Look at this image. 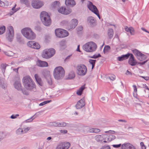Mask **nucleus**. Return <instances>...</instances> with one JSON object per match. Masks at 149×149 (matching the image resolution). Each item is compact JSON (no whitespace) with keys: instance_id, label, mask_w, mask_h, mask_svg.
I'll return each instance as SVG.
<instances>
[{"instance_id":"nucleus-49","label":"nucleus","mask_w":149,"mask_h":149,"mask_svg":"<svg viewBox=\"0 0 149 149\" xmlns=\"http://www.w3.org/2000/svg\"><path fill=\"white\" fill-rule=\"evenodd\" d=\"M100 149H111V148L109 145H105L102 146Z\"/></svg>"},{"instance_id":"nucleus-18","label":"nucleus","mask_w":149,"mask_h":149,"mask_svg":"<svg viewBox=\"0 0 149 149\" xmlns=\"http://www.w3.org/2000/svg\"><path fill=\"white\" fill-rule=\"evenodd\" d=\"M125 30L128 32H130L131 35H135V30L132 27H128L126 26L125 28Z\"/></svg>"},{"instance_id":"nucleus-46","label":"nucleus","mask_w":149,"mask_h":149,"mask_svg":"<svg viewBox=\"0 0 149 149\" xmlns=\"http://www.w3.org/2000/svg\"><path fill=\"white\" fill-rule=\"evenodd\" d=\"M107 78L113 81L116 79V76L115 75L112 74L110 76L108 77Z\"/></svg>"},{"instance_id":"nucleus-2","label":"nucleus","mask_w":149,"mask_h":149,"mask_svg":"<svg viewBox=\"0 0 149 149\" xmlns=\"http://www.w3.org/2000/svg\"><path fill=\"white\" fill-rule=\"evenodd\" d=\"M40 18L43 24L46 26H49L51 24V20L49 14L45 11H42L40 14Z\"/></svg>"},{"instance_id":"nucleus-45","label":"nucleus","mask_w":149,"mask_h":149,"mask_svg":"<svg viewBox=\"0 0 149 149\" xmlns=\"http://www.w3.org/2000/svg\"><path fill=\"white\" fill-rule=\"evenodd\" d=\"M52 102V100H47V101H45L43 102H42L41 103H40L39 104V106H43L48 103H49V102Z\"/></svg>"},{"instance_id":"nucleus-23","label":"nucleus","mask_w":149,"mask_h":149,"mask_svg":"<svg viewBox=\"0 0 149 149\" xmlns=\"http://www.w3.org/2000/svg\"><path fill=\"white\" fill-rule=\"evenodd\" d=\"M132 145L129 143H124L122 145L121 148L122 149H131Z\"/></svg>"},{"instance_id":"nucleus-13","label":"nucleus","mask_w":149,"mask_h":149,"mask_svg":"<svg viewBox=\"0 0 149 149\" xmlns=\"http://www.w3.org/2000/svg\"><path fill=\"white\" fill-rule=\"evenodd\" d=\"M130 58L128 60V63L131 66H135L137 63L136 60L132 54H130Z\"/></svg>"},{"instance_id":"nucleus-53","label":"nucleus","mask_w":149,"mask_h":149,"mask_svg":"<svg viewBox=\"0 0 149 149\" xmlns=\"http://www.w3.org/2000/svg\"><path fill=\"white\" fill-rule=\"evenodd\" d=\"M63 147V143H61L57 146L56 149H62Z\"/></svg>"},{"instance_id":"nucleus-52","label":"nucleus","mask_w":149,"mask_h":149,"mask_svg":"<svg viewBox=\"0 0 149 149\" xmlns=\"http://www.w3.org/2000/svg\"><path fill=\"white\" fill-rule=\"evenodd\" d=\"M133 87L134 88V93H133L134 96V97H136V96H135V94H134V93H136L137 91V88L136 86L135 85H133Z\"/></svg>"},{"instance_id":"nucleus-35","label":"nucleus","mask_w":149,"mask_h":149,"mask_svg":"<svg viewBox=\"0 0 149 149\" xmlns=\"http://www.w3.org/2000/svg\"><path fill=\"white\" fill-rule=\"evenodd\" d=\"M101 56L100 54H95L93 56H89V58H90L96 59L99 57H101Z\"/></svg>"},{"instance_id":"nucleus-9","label":"nucleus","mask_w":149,"mask_h":149,"mask_svg":"<svg viewBox=\"0 0 149 149\" xmlns=\"http://www.w3.org/2000/svg\"><path fill=\"white\" fill-rule=\"evenodd\" d=\"M77 69L78 71L77 73L80 76L85 75L87 72L86 66L84 64H80L77 67Z\"/></svg>"},{"instance_id":"nucleus-20","label":"nucleus","mask_w":149,"mask_h":149,"mask_svg":"<svg viewBox=\"0 0 149 149\" xmlns=\"http://www.w3.org/2000/svg\"><path fill=\"white\" fill-rule=\"evenodd\" d=\"M14 86L15 88L18 91H20L22 89L21 84L19 81H16L14 84Z\"/></svg>"},{"instance_id":"nucleus-37","label":"nucleus","mask_w":149,"mask_h":149,"mask_svg":"<svg viewBox=\"0 0 149 149\" xmlns=\"http://www.w3.org/2000/svg\"><path fill=\"white\" fill-rule=\"evenodd\" d=\"M111 49L109 45H106L104 46L103 49V52L105 54L108 52Z\"/></svg>"},{"instance_id":"nucleus-29","label":"nucleus","mask_w":149,"mask_h":149,"mask_svg":"<svg viewBox=\"0 0 149 149\" xmlns=\"http://www.w3.org/2000/svg\"><path fill=\"white\" fill-rule=\"evenodd\" d=\"M70 144L69 142H66L63 143L62 149H68L70 146Z\"/></svg>"},{"instance_id":"nucleus-11","label":"nucleus","mask_w":149,"mask_h":149,"mask_svg":"<svg viewBox=\"0 0 149 149\" xmlns=\"http://www.w3.org/2000/svg\"><path fill=\"white\" fill-rule=\"evenodd\" d=\"M88 7L89 10L96 15L100 19V17L97 8L95 5L93 4L92 2L89 1V4L88 5Z\"/></svg>"},{"instance_id":"nucleus-4","label":"nucleus","mask_w":149,"mask_h":149,"mask_svg":"<svg viewBox=\"0 0 149 149\" xmlns=\"http://www.w3.org/2000/svg\"><path fill=\"white\" fill-rule=\"evenodd\" d=\"M97 48L96 44L93 42H89L83 46V49L87 52H91L95 51Z\"/></svg>"},{"instance_id":"nucleus-55","label":"nucleus","mask_w":149,"mask_h":149,"mask_svg":"<svg viewBox=\"0 0 149 149\" xmlns=\"http://www.w3.org/2000/svg\"><path fill=\"white\" fill-rule=\"evenodd\" d=\"M21 90L22 91V92L24 94H25L26 95H29V93L26 90L24 89H22Z\"/></svg>"},{"instance_id":"nucleus-26","label":"nucleus","mask_w":149,"mask_h":149,"mask_svg":"<svg viewBox=\"0 0 149 149\" xmlns=\"http://www.w3.org/2000/svg\"><path fill=\"white\" fill-rule=\"evenodd\" d=\"M66 42L65 40H62L59 42V45L61 49H63L66 47Z\"/></svg>"},{"instance_id":"nucleus-17","label":"nucleus","mask_w":149,"mask_h":149,"mask_svg":"<svg viewBox=\"0 0 149 149\" xmlns=\"http://www.w3.org/2000/svg\"><path fill=\"white\" fill-rule=\"evenodd\" d=\"M87 21L89 24L92 26H94L95 25V19L92 16L88 17L87 18Z\"/></svg>"},{"instance_id":"nucleus-3","label":"nucleus","mask_w":149,"mask_h":149,"mask_svg":"<svg viewBox=\"0 0 149 149\" xmlns=\"http://www.w3.org/2000/svg\"><path fill=\"white\" fill-rule=\"evenodd\" d=\"M65 71L61 66L56 68L54 71V76L55 79H62L64 76Z\"/></svg>"},{"instance_id":"nucleus-50","label":"nucleus","mask_w":149,"mask_h":149,"mask_svg":"<svg viewBox=\"0 0 149 149\" xmlns=\"http://www.w3.org/2000/svg\"><path fill=\"white\" fill-rule=\"evenodd\" d=\"M35 29L36 30L38 31H40L41 30V28L40 26L36 25L35 26Z\"/></svg>"},{"instance_id":"nucleus-62","label":"nucleus","mask_w":149,"mask_h":149,"mask_svg":"<svg viewBox=\"0 0 149 149\" xmlns=\"http://www.w3.org/2000/svg\"><path fill=\"white\" fill-rule=\"evenodd\" d=\"M143 87L144 88H145L146 89H147L149 90V88H148V86H146V84H144L143 85Z\"/></svg>"},{"instance_id":"nucleus-33","label":"nucleus","mask_w":149,"mask_h":149,"mask_svg":"<svg viewBox=\"0 0 149 149\" xmlns=\"http://www.w3.org/2000/svg\"><path fill=\"white\" fill-rule=\"evenodd\" d=\"M102 137L101 135H97L95 136V139L97 142L102 143Z\"/></svg>"},{"instance_id":"nucleus-15","label":"nucleus","mask_w":149,"mask_h":149,"mask_svg":"<svg viewBox=\"0 0 149 149\" xmlns=\"http://www.w3.org/2000/svg\"><path fill=\"white\" fill-rule=\"evenodd\" d=\"M85 105L84 98H82L77 102L75 105V107L77 109H81L84 107Z\"/></svg>"},{"instance_id":"nucleus-19","label":"nucleus","mask_w":149,"mask_h":149,"mask_svg":"<svg viewBox=\"0 0 149 149\" xmlns=\"http://www.w3.org/2000/svg\"><path fill=\"white\" fill-rule=\"evenodd\" d=\"M65 4L67 6L73 7L76 4L74 0H65Z\"/></svg>"},{"instance_id":"nucleus-56","label":"nucleus","mask_w":149,"mask_h":149,"mask_svg":"<svg viewBox=\"0 0 149 149\" xmlns=\"http://www.w3.org/2000/svg\"><path fill=\"white\" fill-rule=\"evenodd\" d=\"M19 116L18 114H16L15 115H12L10 116V118L12 119H15L17 118V116Z\"/></svg>"},{"instance_id":"nucleus-32","label":"nucleus","mask_w":149,"mask_h":149,"mask_svg":"<svg viewBox=\"0 0 149 149\" xmlns=\"http://www.w3.org/2000/svg\"><path fill=\"white\" fill-rule=\"evenodd\" d=\"M96 61V60L89 59V63L92 65V69H93L95 66V62Z\"/></svg>"},{"instance_id":"nucleus-6","label":"nucleus","mask_w":149,"mask_h":149,"mask_svg":"<svg viewBox=\"0 0 149 149\" xmlns=\"http://www.w3.org/2000/svg\"><path fill=\"white\" fill-rule=\"evenodd\" d=\"M55 53V50L53 48L44 50L42 55V57L45 58L49 59L52 57Z\"/></svg>"},{"instance_id":"nucleus-10","label":"nucleus","mask_w":149,"mask_h":149,"mask_svg":"<svg viewBox=\"0 0 149 149\" xmlns=\"http://www.w3.org/2000/svg\"><path fill=\"white\" fill-rule=\"evenodd\" d=\"M132 52L137 59L140 61H143L146 59L147 58L145 55L136 49L133 50Z\"/></svg>"},{"instance_id":"nucleus-22","label":"nucleus","mask_w":149,"mask_h":149,"mask_svg":"<svg viewBox=\"0 0 149 149\" xmlns=\"http://www.w3.org/2000/svg\"><path fill=\"white\" fill-rule=\"evenodd\" d=\"M38 66L41 67H47L48 66V63L45 61H42L41 60H38Z\"/></svg>"},{"instance_id":"nucleus-51","label":"nucleus","mask_w":149,"mask_h":149,"mask_svg":"<svg viewBox=\"0 0 149 149\" xmlns=\"http://www.w3.org/2000/svg\"><path fill=\"white\" fill-rule=\"evenodd\" d=\"M34 116L31 117V118H30L26 120L25 121V122L26 123H29V122H31L34 119V118H33Z\"/></svg>"},{"instance_id":"nucleus-16","label":"nucleus","mask_w":149,"mask_h":149,"mask_svg":"<svg viewBox=\"0 0 149 149\" xmlns=\"http://www.w3.org/2000/svg\"><path fill=\"white\" fill-rule=\"evenodd\" d=\"M130 53H128L126 54L120 56H119L117 58L118 61H121L123 60L128 59L129 57Z\"/></svg>"},{"instance_id":"nucleus-58","label":"nucleus","mask_w":149,"mask_h":149,"mask_svg":"<svg viewBox=\"0 0 149 149\" xmlns=\"http://www.w3.org/2000/svg\"><path fill=\"white\" fill-rule=\"evenodd\" d=\"M121 145V144H117V145H113V146L115 148H119L120 147Z\"/></svg>"},{"instance_id":"nucleus-63","label":"nucleus","mask_w":149,"mask_h":149,"mask_svg":"<svg viewBox=\"0 0 149 149\" xmlns=\"http://www.w3.org/2000/svg\"><path fill=\"white\" fill-rule=\"evenodd\" d=\"M141 29L143 31L149 33V31H148L147 30L145 29L143 27H142L141 28Z\"/></svg>"},{"instance_id":"nucleus-5","label":"nucleus","mask_w":149,"mask_h":149,"mask_svg":"<svg viewBox=\"0 0 149 149\" xmlns=\"http://www.w3.org/2000/svg\"><path fill=\"white\" fill-rule=\"evenodd\" d=\"M23 35L28 39L32 40L35 38V35L31 29L29 28H26L21 30Z\"/></svg>"},{"instance_id":"nucleus-24","label":"nucleus","mask_w":149,"mask_h":149,"mask_svg":"<svg viewBox=\"0 0 149 149\" xmlns=\"http://www.w3.org/2000/svg\"><path fill=\"white\" fill-rule=\"evenodd\" d=\"M34 77L38 84L40 86H43L42 82L41 79L39 77L38 75L36 74L34 75Z\"/></svg>"},{"instance_id":"nucleus-38","label":"nucleus","mask_w":149,"mask_h":149,"mask_svg":"<svg viewBox=\"0 0 149 149\" xmlns=\"http://www.w3.org/2000/svg\"><path fill=\"white\" fill-rule=\"evenodd\" d=\"M60 3L58 1H55L52 4V6L54 8H56L59 6Z\"/></svg>"},{"instance_id":"nucleus-42","label":"nucleus","mask_w":149,"mask_h":149,"mask_svg":"<svg viewBox=\"0 0 149 149\" xmlns=\"http://www.w3.org/2000/svg\"><path fill=\"white\" fill-rule=\"evenodd\" d=\"M6 64H2L1 65V69L3 73L5 72V70L6 67Z\"/></svg>"},{"instance_id":"nucleus-27","label":"nucleus","mask_w":149,"mask_h":149,"mask_svg":"<svg viewBox=\"0 0 149 149\" xmlns=\"http://www.w3.org/2000/svg\"><path fill=\"white\" fill-rule=\"evenodd\" d=\"M113 29L111 28H109L108 31V35L109 38L110 39L112 38L113 37Z\"/></svg>"},{"instance_id":"nucleus-59","label":"nucleus","mask_w":149,"mask_h":149,"mask_svg":"<svg viewBox=\"0 0 149 149\" xmlns=\"http://www.w3.org/2000/svg\"><path fill=\"white\" fill-rule=\"evenodd\" d=\"M60 132L61 133L65 134L67 133L68 131L67 130H60Z\"/></svg>"},{"instance_id":"nucleus-12","label":"nucleus","mask_w":149,"mask_h":149,"mask_svg":"<svg viewBox=\"0 0 149 149\" xmlns=\"http://www.w3.org/2000/svg\"><path fill=\"white\" fill-rule=\"evenodd\" d=\"M42 2L37 0H33L31 3L32 6L35 8H39L43 5Z\"/></svg>"},{"instance_id":"nucleus-30","label":"nucleus","mask_w":149,"mask_h":149,"mask_svg":"<svg viewBox=\"0 0 149 149\" xmlns=\"http://www.w3.org/2000/svg\"><path fill=\"white\" fill-rule=\"evenodd\" d=\"M75 77V74L74 72L73 71H71L69 74L67 78L68 79H73Z\"/></svg>"},{"instance_id":"nucleus-21","label":"nucleus","mask_w":149,"mask_h":149,"mask_svg":"<svg viewBox=\"0 0 149 149\" xmlns=\"http://www.w3.org/2000/svg\"><path fill=\"white\" fill-rule=\"evenodd\" d=\"M78 23V21L76 19H73L71 21V24H70V28L74 29L77 26Z\"/></svg>"},{"instance_id":"nucleus-28","label":"nucleus","mask_w":149,"mask_h":149,"mask_svg":"<svg viewBox=\"0 0 149 149\" xmlns=\"http://www.w3.org/2000/svg\"><path fill=\"white\" fill-rule=\"evenodd\" d=\"M85 88L84 85L82 86L77 92V94L79 95H81L83 90Z\"/></svg>"},{"instance_id":"nucleus-25","label":"nucleus","mask_w":149,"mask_h":149,"mask_svg":"<svg viewBox=\"0 0 149 149\" xmlns=\"http://www.w3.org/2000/svg\"><path fill=\"white\" fill-rule=\"evenodd\" d=\"M42 74L45 77L46 79L50 78L51 77L50 72L47 70H44L42 72Z\"/></svg>"},{"instance_id":"nucleus-47","label":"nucleus","mask_w":149,"mask_h":149,"mask_svg":"<svg viewBox=\"0 0 149 149\" xmlns=\"http://www.w3.org/2000/svg\"><path fill=\"white\" fill-rule=\"evenodd\" d=\"M102 136H106V138H107V140L108 142H110L112 140V139L111 138V137L110 135H109V136H108L107 135H102Z\"/></svg>"},{"instance_id":"nucleus-34","label":"nucleus","mask_w":149,"mask_h":149,"mask_svg":"<svg viewBox=\"0 0 149 149\" xmlns=\"http://www.w3.org/2000/svg\"><path fill=\"white\" fill-rule=\"evenodd\" d=\"M34 44L33 45V48L36 49H39L40 48V45L38 43L35 42V41H34Z\"/></svg>"},{"instance_id":"nucleus-57","label":"nucleus","mask_w":149,"mask_h":149,"mask_svg":"<svg viewBox=\"0 0 149 149\" xmlns=\"http://www.w3.org/2000/svg\"><path fill=\"white\" fill-rule=\"evenodd\" d=\"M148 61V60L144 61L142 62H137L138 64H140L141 65H143L145 64V63Z\"/></svg>"},{"instance_id":"nucleus-64","label":"nucleus","mask_w":149,"mask_h":149,"mask_svg":"<svg viewBox=\"0 0 149 149\" xmlns=\"http://www.w3.org/2000/svg\"><path fill=\"white\" fill-rule=\"evenodd\" d=\"M125 74L127 75H129V74H130V75H132V73L130 72L128 70H127V71Z\"/></svg>"},{"instance_id":"nucleus-1","label":"nucleus","mask_w":149,"mask_h":149,"mask_svg":"<svg viewBox=\"0 0 149 149\" xmlns=\"http://www.w3.org/2000/svg\"><path fill=\"white\" fill-rule=\"evenodd\" d=\"M23 82L25 87L27 90H31L36 87L34 82L29 76L24 77L23 79Z\"/></svg>"},{"instance_id":"nucleus-61","label":"nucleus","mask_w":149,"mask_h":149,"mask_svg":"<svg viewBox=\"0 0 149 149\" xmlns=\"http://www.w3.org/2000/svg\"><path fill=\"white\" fill-rule=\"evenodd\" d=\"M83 29V27L81 26H79L77 28L78 31H82Z\"/></svg>"},{"instance_id":"nucleus-39","label":"nucleus","mask_w":149,"mask_h":149,"mask_svg":"<svg viewBox=\"0 0 149 149\" xmlns=\"http://www.w3.org/2000/svg\"><path fill=\"white\" fill-rule=\"evenodd\" d=\"M21 3L22 4H24L27 6L29 5V3L28 0H20Z\"/></svg>"},{"instance_id":"nucleus-31","label":"nucleus","mask_w":149,"mask_h":149,"mask_svg":"<svg viewBox=\"0 0 149 149\" xmlns=\"http://www.w3.org/2000/svg\"><path fill=\"white\" fill-rule=\"evenodd\" d=\"M6 137V134L4 132H0V141L5 138Z\"/></svg>"},{"instance_id":"nucleus-44","label":"nucleus","mask_w":149,"mask_h":149,"mask_svg":"<svg viewBox=\"0 0 149 149\" xmlns=\"http://www.w3.org/2000/svg\"><path fill=\"white\" fill-rule=\"evenodd\" d=\"M58 124L59 122H51L50 123V125L52 126L57 127L58 126Z\"/></svg>"},{"instance_id":"nucleus-7","label":"nucleus","mask_w":149,"mask_h":149,"mask_svg":"<svg viewBox=\"0 0 149 149\" xmlns=\"http://www.w3.org/2000/svg\"><path fill=\"white\" fill-rule=\"evenodd\" d=\"M55 32L56 36L60 38H63L67 36L69 34L67 31L61 29H56Z\"/></svg>"},{"instance_id":"nucleus-36","label":"nucleus","mask_w":149,"mask_h":149,"mask_svg":"<svg viewBox=\"0 0 149 149\" xmlns=\"http://www.w3.org/2000/svg\"><path fill=\"white\" fill-rule=\"evenodd\" d=\"M4 53L6 55L9 56H12L14 54V53L10 51L5 52H4Z\"/></svg>"},{"instance_id":"nucleus-14","label":"nucleus","mask_w":149,"mask_h":149,"mask_svg":"<svg viewBox=\"0 0 149 149\" xmlns=\"http://www.w3.org/2000/svg\"><path fill=\"white\" fill-rule=\"evenodd\" d=\"M58 12L65 15H68L70 14L72 11L70 9L66 8H65L61 7L58 9Z\"/></svg>"},{"instance_id":"nucleus-8","label":"nucleus","mask_w":149,"mask_h":149,"mask_svg":"<svg viewBox=\"0 0 149 149\" xmlns=\"http://www.w3.org/2000/svg\"><path fill=\"white\" fill-rule=\"evenodd\" d=\"M14 31L12 26H9L7 28L6 37L8 41L11 42L13 39Z\"/></svg>"},{"instance_id":"nucleus-41","label":"nucleus","mask_w":149,"mask_h":149,"mask_svg":"<svg viewBox=\"0 0 149 149\" xmlns=\"http://www.w3.org/2000/svg\"><path fill=\"white\" fill-rule=\"evenodd\" d=\"M6 27L5 26L0 27V35L3 34L5 32Z\"/></svg>"},{"instance_id":"nucleus-60","label":"nucleus","mask_w":149,"mask_h":149,"mask_svg":"<svg viewBox=\"0 0 149 149\" xmlns=\"http://www.w3.org/2000/svg\"><path fill=\"white\" fill-rule=\"evenodd\" d=\"M94 133H98L100 132V130L99 129L94 128Z\"/></svg>"},{"instance_id":"nucleus-48","label":"nucleus","mask_w":149,"mask_h":149,"mask_svg":"<svg viewBox=\"0 0 149 149\" xmlns=\"http://www.w3.org/2000/svg\"><path fill=\"white\" fill-rule=\"evenodd\" d=\"M66 123L63 122L61 123H60L59 122L58 127H65L66 126Z\"/></svg>"},{"instance_id":"nucleus-43","label":"nucleus","mask_w":149,"mask_h":149,"mask_svg":"<svg viewBox=\"0 0 149 149\" xmlns=\"http://www.w3.org/2000/svg\"><path fill=\"white\" fill-rule=\"evenodd\" d=\"M34 41H31L28 42L27 43V46L31 48H33V45H34Z\"/></svg>"},{"instance_id":"nucleus-54","label":"nucleus","mask_w":149,"mask_h":149,"mask_svg":"<svg viewBox=\"0 0 149 149\" xmlns=\"http://www.w3.org/2000/svg\"><path fill=\"white\" fill-rule=\"evenodd\" d=\"M49 78L48 79H47V82L49 85H51L52 84V81L51 79V77H50V78Z\"/></svg>"},{"instance_id":"nucleus-40","label":"nucleus","mask_w":149,"mask_h":149,"mask_svg":"<svg viewBox=\"0 0 149 149\" xmlns=\"http://www.w3.org/2000/svg\"><path fill=\"white\" fill-rule=\"evenodd\" d=\"M24 131L21 128H18L16 131V133L18 135L24 133Z\"/></svg>"}]
</instances>
